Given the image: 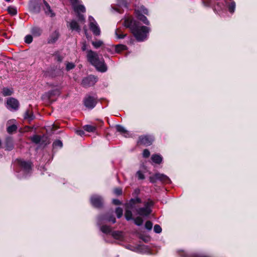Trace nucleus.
I'll list each match as a JSON object with an SVG mask.
<instances>
[{"label": "nucleus", "instance_id": "57", "mask_svg": "<svg viewBox=\"0 0 257 257\" xmlns=\"http://www.w3.org/2000/svg\"><path fill=\"white\" fill-rule=\"evenodd\" d=\"M76 0H70V2H75Z\"/></svg>", "mask_w": 257, "mask_h": 257}, {"label": "nucleus", "instance_id": "62", "mask_svg": "<svg viewBox=\"0 0 257 257\" xmlns=\"http://www.w3.org/2000/svg\"><path fill=\"white\" fill-rule=\"evenodd\" d=\"M104 240L105 242H107V240H106V239H104Z\"/></svg>", "mask_w": 257, "mask_h": 257}, {"label": "nucleus", "instance_id": "46", "mask_svg": "<svg viewBox=\"0 0 257 257\" xmlns=\"http://www.w3.org/2000/svg\"><path fill=\"white\" fill-rule=\"evenodd\" d=\"M75 67V65L73 63H67L66 64V70L67 71L70 70Z\"/></svg>", "mask_w": 257, "mask_h": 257}, {"label": "nucleus", "instance_id": "40", "mask_svg": "<svg viewBox=\"0 0 257 257\" xmlns=\"http://www.w3.org/2000/svg\"><path fill=\"white\" fill-rule=\"evenodd\" d=\"M8 11L10 14L15 16L17 14V10L15 7H9L8 8Z\"/></svg>", "mask_w": 257, "mask_h": 257}, {"label": "nucleus", "instance_id": "56", "mask_svg": "<svg viewBox=\"0 0 257 257\" xmlns=\"http://www.w3.org/2000/svg\"><path fill=\"white\" fill-rule=\"evenodd\" d=\"M115 10H116V11L117 12L119 13H120V12L119 10H118V9H115Z\"/></svg>", "mask_w": 257, "mask_h": 257}, {"label": "nucleus", "instance_id": "34", "mask_svg": "<svg viewBox=\"0 0 257 257\" xmlns=\"http://www.w3.org/2000/svg\"><path fill=\"white\" fill-rule=\"evenodd\" d=\"M2 93L5 96H10L13 93V90L12 89L5 87L3 89Z\"/></svg>", "mask_w": 257, "mask_h": 257}, {"label": "nucleus", "instance_id": "38", "mask_svg": "<svg viewBox=\"0 0 257 257\" xmlns=\"http://www.w3.org/2000/svg\"><path fill=\"white\" fill-rule=\"evenodd\" d=\"M115 213L117 218H120L122 217L123 214V210L120 207H117L115 208Z\"/></svg>", "mask_w": 257, "mask_h": 257}, {"label": "nucleus", "instance_id": "43", "mask_svg": "<svg viewBox=\"0 0 257 257\" xmlns=\"http://www.w3.org/2000/svg\"><path fill=\"white\" fill-rule=\"evenodd\" d=\"M162 231V228L160 225L156 224L154 226V231L156 233H160Z\"/></svg>", "mask_w": 257, "mask_h": 257}, {"label": "nucleus", "instance_id": "49", "mask_svg": "<svg viewBox=\"0 0 257 257\" xmlns=\"http://www.w3.org/2000/svg\"><path fill=\"white\" fill-rule=\"evenodd\" d=\"M178 252L179 255L182 257H189L187 252L183 250H179Z\"/></svg>", "mask_w": 257, "mask_h": 257}, {"label": "nucleus", "instance_id": "13", "mask_svg": "<svg viewBox=\"0 0 257 257\" xmlns=\"http://www.w3.org/2000/svg\"><path fill=\"white\" fill-rule=\"evenodd\" d=\"M96 99L93 96L87 95L83 99L84 106L89 109H93L96 106Z\"/></svg>", "mask_w": 257, "mask_h": 257}, {"label": "nucleus", "instance_id": "4", "mask_svg": "<svg viewBox=\"0 0 257 257\" xmlns=\"http://www.w3.org/2000/svg\"><path fill=\"white\" fill-rule=\"evenodd\" d=\"M141 202V199L137 197L131 198L128 202L124 204V217L127 221L133 219L132 211L135 210L136 211V209L138 208L137 206V204H140Z\"/></svg>", "mask_w": 257, "mask_h": 257}, {"label": "nucleus", "instance_id": "17", "mask_svg": "<svg viewBox=\"0 0 257 257\" xmlns=\"http://www.w3.org/2000/svg\"><path fill=\"white\" fill-rule=\"evenodd\" d=\"M59 36L60 34L58 31L55 30L50 35L47 40V43L50 44H53L55 43L58 40Z\"/></svg>", "mask_w": 257, "mask_h": 257}, {"label": "nucleus", "instance_id": "21", "mask_svg": "<svg viewBox=\"0 0 257 257\" xmlns=\"http://www.w3.org/2000/svg\"><path fill=\"white\" fill-rule=\"evenodd\" d=\"M6 150L7 151H11L14 148L13 139L11 137H8L6 139L5 142Z\"/></svg>", "mask_w": 257, "mask_h": 257}, {"label": "nucleus", "instance_id": "10", "mask_svg": "<svg viewBox=\"0 0 257 257\" xmlns=\"http://www.w3.org/2000/svg\"><path fill=\"white\" fill-rule=\"evenodd\" d=\"M106 221L112 222V223L116 222V219L113 215L111 214H101L97 217V224L101 225L104 224Z\"/></svg>", "mask_w": 257, "mask_h": 257}, {"label": "nucleus", "instance_id": "11", "mask_svg": "<svg viewBox=\"0 0 257 257\" xmlns=\"http://www.w3.org/2000/svg\"><path fill=\"white\" fill-rule=\"evenodd\" d=\"M154 141V137L153 135H142L139 137L138 144H140L145 146H149L152 144Z\"/></svg>", "mask_w": 257, "mask_h": 257}, {"label": "nucleus", "instance_id": "42", "mask_svg": "<svg viewBox=\"0 0 257 257\" xmlns=\"http://www.w3.org/2000/svg\"><path fill=\"white\" fill-rule=\"evenodd\" d=\"M145 227L146 229L148 230H151L153 227V223L151 221H147L145 224Z\"/></svg>", "mask_w": 257, "mask_h": 257}, {"label": "nucleus", "instance_id": "29", "mask_svg": "<svg viewBox=\"0 0 257 257\" xmlns=\"http://www.w3.org/2000/svg\"><path fill=\"white\" fill-rule=\"evenodd\" d=\"M24 118L28 119L29 121L33 120L35 116L34 114L31 112L29 110H27L24 114Z\"/></svg>", "mask_w": 257, "mask_h": 257}, {"label": "nucleus", "instance_id": "25", "mask_svg": "<svg viewBox=\"0 0 257 257\" xmlns=\"http://www.w3.org/2000/svg\"><path fill=\"white\" fill-rule=\"evenodd\" d=\"M111 235L113 238L117 240H121L123 238V233L121 231H112Z\"/></svg>", "mask_w": 257, "mask_h": 257}, {"label": "nucleus", "instance_id": "3", "mask_svg": "<svg viewBox=\"0 0 257 257\" xmlns=\"http://www.w3.org/2000/svg\"><path fill=\"white\" fill-rule=\"evenodd\" d=\"M18 168L17 171V176L20 179H25L29 177L32 172V163L22 159L17 160Z\"/></svg>", "mask_w": 257, "mask_h": 257}, {"label": "nucleus", "instance_id": "23", "mask_svg": "<svg viewBox=\"0 0 257 257\" xmlns=\"http://www.w3.org/2000/svg\"><path fill=\"white\" fill-rule=\"evenodd\" d=\"M69 27L72 31L80 32L81 30L79 25L75 20L71 21L69 24Z\"/></svg>", "mask_w": 257, "mask_h": 257}, {"label": "nucleus", "instance_id": "20", "mask_svg": "<svg viewBox=\"0 0 257 257\" xmlns=\"http://www.w3.org/2000/svg\"><path fill=\"white\" fill-rule=\"evenodd\" d=\"M126 248L130 250L136 252H144L143 250L147 249V246L146 245H138L137 246H133L128 245L126 246Z\"/></svg>", "mask_w": 257, "mask_h": 257}, {"label": "nucleus", "instance_id": "7", "mask_svg": "<svg viewBox=\"0 0 257 257\" xmlns=\"http://www.w3.org/2000/svg\"><path fill=\"white\" fill-rule=\"evenodd\" d=\"M150 182L152 183H155L157 181H160L163 183L169 184L171 181L167 175L160 173H156L154 175L149 177Z\"/></svg>", "mask_w": 257, "mask_h": 257}, {"label": "nucleus", "instance_id": "9", "mask_svg": "<svg viewBox=\"0 0 257 257\" xmlns=\"http://www.w3.org/2000/svg\"><path fill=\"white\" fill-rule=\"evenodd\" d=\"M91 204L95 208H101L103 207L104 199L102 196L97 195H92L90 198Z\"/></svg>", "mask_w": 257, "mask_h": 257}, {"label": "nucleus", "instance_id": "51", "mask_svg": "<svg viewBox=\"0 0 257 257\" xmlns=\"http://www.w3.org/2000/svg\"><path fill=\"white\" fill-rule=\"evenodd\" d=\"M63 57L59 54H56L55 56V59L59 62H61L63 60Z\"/></svg>", "mask_w": 257, "mask_h": 257}, {"label": "nucleus", "instance_id": "35", "mask_svg": "<svg viewBox=\"0 0 257 257\" xmlns=\"http://www.w3.org/2000/svg\"><path fill=\"white\" fill-rule=\"evenodd\" d=\"M63 146L62 142L59 140H57L53 143V148L54 149L57 148H61Z\"/></svg>", "mask_w": 257, "mask_h": 257}, {"label": "nucleus", "instance_id": "12", "mask_svg": "<svg viewBox=\"0 0 257 257\" xmlns=\"http://www.w3.org/2000/svg\"><path fill=\"white\" fill-rule=\"evenodd\" d=\"M97 80L98 78L96 76L90 75L82 79V85L85 87H90L94 85Z\"/></svg>", "mask_w": 257, "mask_h": 257}, {"label": "nucleus", "instance_id": "2", "mask_svg": "<svg viewBox=\"0 0 257 257\" xmlns=\"http://www.w3.org/2000/svg\"><path fill=\"white\" fill-rule=\"evenodd\" d=\"M87 58L90 63L99 72H105L107 67L103 58H99L98 54L91 50L87 51Z\"/></svg>", "mask_w": 257, "mask_h": 257}, {"label": "nucleus", "instance_id": "6", "mask_svg": "<svg viewBox=\"0 0 257 257\" xmlns=\"http://www.w3.org/2000/svg\"><path fill=\"white\" fill-rule=\"evenodd\" d=\"M136 17L138 20L142 21L146 25L149 26L150 23L147 18L143 14L148 15V10L143 6H141L135 10Z\"/></svg>", "mask_w": 257, "mask_h": 257}, {"label": "nucleus", "instance_id": "61", "mask_svg": "<svg viewBox=\"0 0 257 257\" xmlns=\"http://www.w3.org/2000/svg\"><path fill=\"white\" fill-rule=\"evenodd\" d=\"M104 240L105 242H107V240H106V239H104Z\"/></svg>", "mask_w": 257, "mask_h": 257}, {"label": "nucleus", "instance_id": "60", "mask_svg": "<svg viewBox=\"0 0 257 257\" xmlns=\"http://www.w3.org/2000/svg\"><path fill=\"white\" fill-rule=\"evenodd\" d=\"M104 240L105 242H107V240H106V239H104Z\"/></svg>", "mask_w": 257, "mask_h": 257}, {"label": "nucleus", "instance_id": "15", "mask_svg": "<svg viewBox=\"0 0 257 257\" xmlns=\"http://www.w3.org/2000/svg\"><path fill=\"white\" fill-rule=\"evenodd\" d=\"M7 107L9 109L16 110L18 109L19 103L15 98H10L7 100Z\"/></svg>", "mask_w": 257, "mask_h": 257}, {"label": "nucleus", "instance_id": "27", "mask_svg": "<svg viewBox=\"0 0 257 257\" xmlns=\"http://www.w3.org/2000/svg\"><path fill=\"white\" fill-rule=\"evenodd\" d=\"M152 161L155 164H160L163 161V157L159 154H154L151 157Z\"/></svg>", "mask_w": 257, "mask_h": 257}, {"label": "nucleus", "instance_id": "41", "mask_svg": "<svg viewBox=\"0 0 257 257\" xmlns=\"http://www.w3.org/2000/svg\"><path fill=\"white\" fill-rule=\"evenodd\" d=\"M117 2L119 7H122L125 8H127V4L125 0H117Z\"/></svg>", "mask_w": 257, "mask_h": 257}, {"label": "nucleus", "instance_id": "53", "mask_svg": "<svg viewBox=\"0 0 257 257\" xmlns=\"http://www.w3.org/2000/svg\"><path fill=\"white\" fill-rule=\"evenodd\" d=\"M76 133L80 136H82L84 135V131L82 130H78L76 131Z\"/></svg>", "mask_w": 257, "mask_h": 257}, {"label": "nucleus", "instance_id": "45", "mask_svg": "<svg viewBox=\"0 0 257 257\" xmlns=\"http://www.w3.org/2000/svg\"><path fill=\"white\" fill-rule=\"evenodd\" d=\"M60 92L58 90H52L48 92L49 97H50L52 95H59Z\"/></svg>", "mask_w": 257, "mask_h": 257}, {"label": "nucleus", "instance_id": "8", "mask_svg": "<svg viewBox=\"0 0 257 257\" xmlns=\"http://www.w3.org/2000/svg\"><path fill=\"white\" fill-rule=\"evenodd\" d=\"M88 26L94 36H99L100 35V27L94 18L91 16L88 18Z\"/></svg>", "mask_w": 257, "mask_h": 257}, {"label": "nucleus", "instance_id": "16", "mask_svg": "<svg viewBox=\"0 0 257 257\" xmlns=\"http://www.w3.org/2000/svg\"><path fill=\"white\" fill-rule=\"evenodd\" d=\"M79 0H76L75 2L74 1L71 3L74 11L76 12L77 14L80 13V12H85V7L82 5H79Z\"/></svg>", "mask_w": 257, "mask_h": 257}, {"label": "nucleus", "instance_id": "48", "mask_svg": "<svg viewBox=\"0 0 257 257\" xmlns=\"http://www.w3.org/2000/svg\"><path fill=\"white\" fill-rule=\"evenodd\" d=\"M150 155V152L148 149H145L143 152V156L144 158H148Z\"/></svg>", "mask_w": 257, "mask_h": 257}, {"label": "nucleus", "instance_id": "28", "mask_svg": "<svg viewBox=\"0 0 257 257\" xmlns=\"http://www.w3.org/2000/svg\"><path fill=\"white\" fill-rule=\"evenodd\" d=\"M31 32L33 36L35 37H39L41 35L42 30L39 27H34L31 29Z\"/></svg>", "mask_w": 257, "mask_h": 257}, {"label": "nucleus", "instance_id": "39", "mask_svg": "<svg viewBox=\"0 0 257 257\" xmlns=\"http://www.w3.org/2000/svg\"><path fill=\"white\" fill-rule=\"evenodd\" d=\"M136 177L139 180H143L145 179V177L144 173L141 170H139L136 172Z\"/></svg>", "mask_w": 257, "mask_h": 257}, {"label": "nucleus", "instance_id": "37", "mask_svg": "<svg viewBox=\"0 0 257 257\" xmlns=\"http://www.w3.org/2000/svg\"><path fill=\"white\" fill-rule=\"evenodd\" d=\"M132 220L134 221V223L137 226H141L143 223V220L141 217H137Z\"/></svg>", "mask_w": 257, "mask_h": 257}, {"label": "nucleus", "instance_id": "32", "mask_svg": "<svg viewBox=\"0 0 257 257\" xmlns=\"http://www.w3.org/2000/svg\"><path fill=\"white\" fill-rule=\"evenodd\" d=\"M83 129L84 131L91 133V132H94L96 130V127L91 125H85L83 126Z\"/></svg>", "mask_w": 257, "mask_h": 257}, {"label": "nucleus", "instance_id": "59", "mask_svg": "<svg viewBox=\"0 0 257 257\" xmlns=\"http://www.w3.org/2000/svg\"><path fill=\"white\" fill-rule=\"evenodd\" d=\"M86 32H87V30H85V34H86ZM86 36H87V35H86Z\"/></svg>", "mask_w": 257, "mask_h": 257}, {"label": "nucleus", "instance_id": "36", "mask_svg": "<svg viewBox=\"0 0 257 257\" xmlns=\"http://www.w3.org/2000/svg\"><path fill=\"white\" fill-rule=\"evenodd\" d=\"M103 44V42L100 40H97L96 41H92V45L95 49H98L101 46H102Z\"/></svg>", "mask_w": 257, "mask_h": 257}, {"label": "nucleus", "instance_id": "54", "mask_svg": "<svg viewBox=\"0 0 257 257\" xmlns=\"http://www.w3.org/2000/svg\"><path fill=\"white\" fill-rule=\"evenodd\" d=\"M202 4L205 7L208 8L210 7V4L209 2L202 1Z\"/></svg>", "mask_w": 257, "mask_h": 257}, {"label": "nucleus", "instance_id": "5", "mask_svg": "<svg viewBox=\"0 0 257 257\" xmlns=\"http://www.w3.org/2000/svg\"><path fill=\"white\" fill-rule=\"evenodd\" d=\"M144 207H138L136 209L137 213L143 217H147L149 216L152 212V207L154 205V202L151 199H148L147 201L144 203Z\"/></svg>", "mask_w": 257, "mask_h": 257}, {"label": "nucleus", "instance_id": "1", "mask_svg": "<svg viewBox=\"0 0 257 257\" xmlns=\"http://www.w3.org/2000/svg\"><path fill=\"white\" fill-rule=\"evenodd\" d=\"M124 26L129 28L138 42H143L148 39L151 31L150 28L143 26L138 21L132 18H127L124 21Z\"/></svg>", "mask_w": 257, "mask_h": 257}, {"label": "nucleus", "instance_id": "18", "mask_svg": "<svg viewBox=\"0 0 257 257\" xmlns=\"http://www.w3.org/2000/svg\"><path fill=\"white\" fill-rule=\"evenodd\" d=\"M117 132H119L121 135L125 138H130L132 136V134L124 127L120 124L116 125Z\"/></svg>", "mask_w": 257, "mask_h": 257}, {"label": "nucleus", "instance_id": "19", "mask_svg": "<svg viewBox=\"0 0 257 257\" xmlns=\"http://www.w3.org/2000/svg\"><path fill=\"white\" fill-rule=\"evenodd\" d=\"M46 138L41 137L38 135H34L31 138L32 141L36 144H41L42 145H46L47 143H45Z\"/></svg>", "mask_w": 257, "mask_h": 257}, {"label": "nucleus", "instance_id": "24", "mask_svg": "<svg viewBox=\"0 0 257 257\" xmlns=\"http://www.w3.org/2000/svg\"><path fill=\"white\" fill-rule=\"evenodd\" d=\"M43 3L45 7L44 8L45 14L47 15L50 16L51 17L54 16L55 14L52 12L51 7L50 5L48 4V3L45 0H43Z\"/></svg>", "mask_w": 257, "mask_h": 257}, {"label": "nucleus", "instance_id": "30", "mask_svg": "<svg viewBox=\"0 0 257 257\" xmlns=\"http://www.w3.org/2000/svg\"><path fill=\"white\" fill-rule=\"evenodd\" d=\"M127 50V47L122 44H118L115 46V51L116 53H119L121 51Z\"/></svg>", "mask_w": 257, "mask_h": 257}, {"label": "nucleus", "instance_id": "22", "mask_svg": "<svg viewBox=\"0 0 257 257\" xmlns=\"http://www.w3.org/2000/svg\"><path fill=\"white\" fill-rule=\"evenodd\" d=\"M99 227V230L105 234H111L112 230L109 226L101 224V225H97Z\"/></svg>", "mask_w": 257, "mask_h": 257}, {"label": "nucleus", "instance_id": "31", "mask_svg": "<svg viewBox=\"0 0 257 257\" xmlns=\"http://www.w3.org/2000/svg\"><path fill=\"white\" fill-rule=\"evenodd\" d=\"M115 37L117 39H122L124 38L126 35L122 33L121 31L119 29H116L115 31Z\"/></svg>", "mask_w": 257, "mask_h": 257}, {"label": "nucleus", "instance_id": "58", "mask_svg": "<svg viewBox=\"0 0 257 257\" xmlns=\"http://www.w3.org/2000/svg\"><path fill=\"white\" fill-rule=\"evenodd\" d=\"M5 1H6V2H10V1H11V0H5Z\"/></svg>", "mask_w": 257, "mask_h": 257}, {"label": "nucleus", "instance_id": "55", "mask_svg": "<svg viewBox=\"0 0 257 257\" xmlns=\"http://www.w3.org/2000/svg\"><path fill=\"white\" fill-rule=\"evenodd\" d=\"M86 49V46L85 44L83 45V46L82 47V51H85Z\"/></svg>", "mask_w": 257, "mask_h": 257}, {"label": "nucleus", "instance_id": "52", "mask_svg": "<svg viewBox=\"0 0 257 257\" xmlns=\"http://www.w3.org/2000/svg\"><path fill=\"white\" fill-rule=\"evenodd\" d=\"M112 203L113 204L116 205H120L121 204V202L117 199H113L112 200Z\"/></svg>", "mask_w": 257, "mask_h": 257}, {"label": "nucleus", "instance_id": "50", "mask_svg": "<svg viewBox=\"0 0 257 257\" xmlns=\"http://www.w3.org/2000/svg\"><path fill=\"white\" fill-rule=\"evenodd\" d=\"M77 18L78 19V20L80 22H84V20H85L84 17V16L82 14L78 13L77 15Z\"/></svg>", "mask_w": 257, "mask_h": 257}, {"label": "nucleus", "instance_id": "44", "mask_svg": "<svg viewBox=\"0 0 257 257\" xmlns=\"http://www.w3.org/2000/svg\"><path fill=\"white\" fill-rule=\"evenodd\" d=\"M33 41V37L31 35L26 36L25 38V42L27 44H30Z\"/></svg>", "mask_w": 257, "mask_h": 257}, {"label": "nucleus", "instance_id": "26", "mask_svg": "<svg viewBox=\"0 0 257 257\" xmlns=\"http://www.w3.org/2000/svg\"><path fill=\"white\" fill-rule=\"evenodd\" d=\"M226 4L227 5L228 12L231 14H233L236 8L235 2L234 1L230 0V3H228L226 2Z\"/></svg>", "mask_w": 257, "mask_h": 257}, {"label": "nucleus", "instance_id": "14", "mask_svg": "<svg viewBox=\"0 0 257 257\" xmlns=\"http://www.w3.org/2000/svg\"><path fill=\"white\" fill-rule=\"evenodd\" d=\"M29 8L31 12L38 14L41 11V5L38 0H30Z\"/></svg>", "mask_w": 257, "mask_h": 257}, {"label": "nucleus", "instance_id": "47", "mask_svg": "<svg viewBox=\"0 0 257 257\" xmlns=\"http://www.w3.org/2000/svg\"><path fill=\"white\" fill-rule=\"evenodd\" d=\"M113 192L116 195H120L122 194V191L121 188H116L114 189Z\"/></svg>", "mask_w": 257, "mask_h": 257}, {"label": "nucleus", "instance_id": "33", "mask_svg": "<svg viewBox=\"0 0 257 257\" xmlns=\"http://www.w3.org/2000/svg\"><path fill=\"white\" fill-rule=\"evenodd\" d=\"M18 127L16 124H12L7 127V131L9 134H13L16 132Z\"/></svg>", "mask_w": 257, "mask_h": 257}]
</instances>
